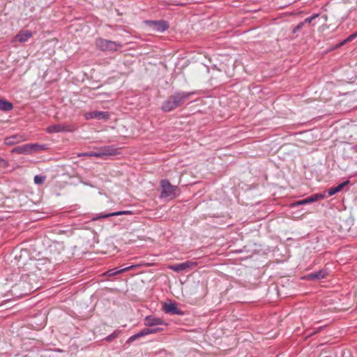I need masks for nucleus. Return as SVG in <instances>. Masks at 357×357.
Instances as JSON below:
<instances>
[{"label": "nucleus", "mask_w": 357, "mask_h": 357, "mask_svg": "<svg viewBox=\"0 0 357 357\" xmlns=\"http://www.w3.org/2000/svg\"><path fill=\"white\" fill-rule=\"evenodd\" d=\"M162 192L161 197H171L174 198L178 193V188L177 186L172 185L168 180H162L160 183Z\"/></svg>", "instance_id": "nucleus-4"}, {"label": "nucleus", "mask_w": 357, "mask_h": 357, "mask_svg": "<svg viewBox=\"0 0 357 357\" xmlns=\"http://www.w3.org/2000/svg\"><path fill=\"white\" fill-rule=\"evenodd\" d=\"M109 116L110 114L107 112L93 111L84 114V117L87 120L96 119L98 120L107 121L109 119Z\"/></svg>", "instance_id": "nucleus-11"}, {"label": "nucleus", "mask_w": 357, "mask_h": 357, "mask_svg": "<svg viewBox=\"0 0 357 357\" xmlns=\"http://www.w3.org/2000/svg\"><path fill=\"white\" fill-rule=\"evenodd\" d=\"M349 181L347 180L344 182H342V183H340L339 185H337L335 187L331 188L330 189H328V196H332V195L340 192L343 189V188L349 183Z\"/></svg>", "instance_id": "nucleus-19"}, {"label": "nucleus", "mask_w": 357, "mask_h": 357, "mask_svg": "<svg viewBox=\"0 0 357 357\" xmlns=\"http://www.w3.org/2000/svg\"><path fill=\"white\" fill-rule=\"evenodd\" d=\"M137 266V265H131V266H129L128 267L123 268L121 269H117L116 268H112V269H109L107 271H106L104 273V275L109 276V277L114 276V275H116L118 274L122 273L123 272L132 270L133 268H135Z\"/></svg>", "instance_id": "nucleus-15"}, {"label": "nucleus", "mask_w": 357, "mask_h": 357, "mask_svg": "<svg viewBox=\"0 0 357 357\" xmlns=\"http://www.w3.org/2000/svg\"><path fill=\"white\" fill-rule=\"evenodd\" d=\"M13 104L10 102L0 99V109L3 111H10L13 109Z\"/></svg>", "instance_id": "nucleus-21"}, {"label": "nucleus", "mask_w": 357, "mask_h": 357, "mask_svg": "<svg viewBox=\"0 0 357 357\" xmlns=\"http://www.w3.org/2000/svg\"><path fill=\"white\" fill-rule=\"evenodd\" d=\"M162 331H163V328L160 327V326H156L155 328H144L139 333L130 336L128 338L127 342L131 343L140 337H142L144 336H146V335H150V334H155V333H159Z\"/></svg>", "instance_id": "nucleus-6"}, {"label": "nucleus", "mask_w": 357, "mask_h": 357, "mask_svg": "<svg viewBox=\"0 0 357 357\" xmlns=\"http://www.w3.org/2000/svg\"><path fill=\"white\" fill-rule=\"evenodd\" d=\"M26 140L24 135H14L5 138L4 143L6 145L12 146Z\"/></svg>", "instance_id": "nucleus-13"}, {"label": "nucleus", "mask_w": 357, "mask_h": 357, "mask_svg": "<svg viewBox=\"0 0 357 357\" xmlns=\"http://www.w3.org/2000/svg\"><path fill=\"white\" fill-rule=\"evenodd\" d=\"M347 42H348V41H345V40H343V41L341 43V45H344V44H345V43H347Z\"/></svg>", "instance_id": "nucleus-28"}, {"label": "nucleus", "mask_w": 357, "mask_h": 357, "mask_svg": "<svg viewBox=\"0 0 357 357\" xmlns=\"http://www.w3.org/2000/svg\"><path fill=\"white\" fill-rule=\"evenodd\" d=\"M356 37H357V31L356 33L350 35L347 39H345V41H351Z\"/></svg>", "instance_id": "nucleus-27"}, {"label": "nucleus", "mask_w": 357, "mask_h": 357, "mask_svg": "<svg viewBox=\"0 0 357 357\" xmlns=\"http://www.w3.org/2000/svg\"><path fill=\"white\" fill-rule=\"evenodd\" d=\"M29 144L30 147L31 154L36 152L45 151L47 149V146L46 144H39L37 143Z\"/></svg>", "instance_id": "nucleus-20"}, {"label": "nucleus", "mask_w": 357, "mask_h": 357, "mask_svg": "<svg viewBox=\"0 0 357 357\" xmlns=\"http://www.w3.org/2000/svg\"><path fill=\"white\" fill-rule=\"evenodd\" d=\"M116 337H117V334L116 333H113L111 335H109L107 337H106L105 340L107 341H110V340H112V339H114V338H115Z\"/></svg>", "instance_id": "nucleus-26"}, {"label": "nucleus", "mask_w": 357, "mask_h": 357, "mask_svg": "<svg viewBox=\"0 0 357 357\" xmlns=\"http://www.w3.org/2000/svg\"><path fill=\"white\" fill-rule=\"evenodd\" d=\"M195 93V91H176L163 102L161 109L163 112H171L181 106L187 99Z\"/></svg>", "instance_id": "nucleus-1"}, {"label": "nucleus", "mask_w": 357, "mask_h": 357, "mask_svg": "<svg viewBox=\"0 0 357 357\" xmlns=\"http://www.w3.org/2000/svg\"><path fill=\"white\" fill-rule=\"evenodd\" d=\"M304 22H300L294 29L293 32L294 33H296V31H298V30H300L304 25Z\"/></svg>", "instance_id": "nucleus-25"}, {"label": "nucleus", "mask_w": 357, "mask_h": 357, "mask_svg": "<svg viewBox=\"0 0 357 357\" xmlns=\"http://www.w3.org/2000/svg\"><path fill=\"white\" fill-rule=\"evenodd\" d=\"M32 36L33 33L31 31L22 30L17 34L15 38L19 42L24 43L27 41L29 38H31Z\"/></svg>", "instance_id": "nucleus-17"}, {"label": "nucleus", "mask_w": 357, "mask_h": 357, "mask_svg": "<svg viewBox=\"0 0 357 357\" xmlns=\"http://www.w3.org/2000/svg\"><path fill=\"white\" fill-rule=\"evenodd\" d=\"M8 166V162L4 159L0 158V167L5 168Z\"/></svg>", "instance_id": "nucleus-24"}, {"label": "nucleus", "mask_w": 357, "mask_h": 357, "mask_svg": "<svg viewBox=\"0 0 357 357\" xmlns=\"http://www.w3.org/2000/svg\"><path fill=\"white\" fill-rule=\"evenodd\" d=\"M145 23L153 31L164 32L169 27L168 22L165 20H147Z\"/></svg>", "instance_id": "nucleus-7"}, {"label": "nucleus", "mask_w": 357, "mask_h": 357, "mask_svg": "<svg viewBox=\"0 0 357 357\" xmlns=\"http://www.w3.org/2000/svg\"><path fill=\"white\" fill-rule=\"evenodd\" d=\"M131 214H132V212L131 211H119L113 212V213H110L100 214L98 216L93 217L92 218V220L96 221L100 218H106L112 217V216H119V215H131Z\"/></svg>", "instance_id": "nucleus-14"}, {"label": "nucleus", "mask_w": 357, "mask_h": 357, "mask_svg": "<svg viewBox=\"0 0 357 357\" xmlns=\"http://www.w3.org/2000/svg\"><path fill=\"white\" fill-rule=\"evenodd\" d=\"M319 16V13H314L312 15L305 18L303 21L304 24L311 23L314 19L317 18Z\"/></svg>", "instance_id": "nucleus-22"}, {"label": "nucleus", "mask_w": 357, "mask_h": 357, "mask_svg": "<svg viewBox=\"0 0 357 357\" xmlns=\"http://www.w3.org/2000/svg\"><path fill=\"white\" fill-rule=\"evenodd\" d=\"M96 45L101 51L116 52L121 47V43L99 38L96 40Z\"/></svg>", "instance_id": "nucleus-3"}, {"label": "nucleus", "mask_w": 357, "mask_h": 357, "mask_svg": "<svg viewBox=\"0 0 357 357\" xmlns=\"http://www.w3.org/2000/svg\"><path fill=\"white\" fill-rule=\"evenodd\" d=\"M327 275L328 271L326 269H322L319 271L308 274L307 278L311 280H319L325 278Z\"/></svg>", "instance_id": "nucleus-16"}, {"label": "nucleus", "mask_w": 357, "mask_h": 357, "mask_svg": "<svg viewBox=\"0 0 357 357\" xmlns=\"http://www.w3.org/2000/svg\"><path fill=\"white\" fill-rule=\"evenodd\" d=\"M119 153L118 149L114 146H105L96 151H89L79 154V156H88L105 158L107 156L115 155Z\"/></svg>", "instance_id": "nucleus-2"}, {"label": "nucleus", "mask_w": 357, "mask_h": 357, "mask_svg": "<svg viewBox=\"0 0 357 357\" xmlns=\"http://www.w3.org/2000/svg\"><path fill=\"white\" fill-rule=\"evenodd\" d=\"M45 180V177L40 175H36L34 177V183L36 184H42Z\"/></svg>", "instance_id": "nucleus-23"}, {"label": "nucleus", "mask_w": 357, "mask_h": 357, "mask_svg": "<svg viewBox=\"0 0 357 357\" xmlns=\"http://www.w3.org/2000/svg\"><path fill=\"white\" fill-rule=\"evenodd\" d=\"M12 152L19 154H31L29 144H26L20 146L15 147L12 150Z\"/></svg>", "instance_id": "nucleus-18"}, {"label": "nucleus", "mask_w": 357, "mask_h": 357, "mask_svg": "<svg viewBox=\"0 0 357 357\" xmlns=\"http://www.w3.org/2000/svg\"><path fill=\"white\" fill-rule=\"evenodd\" d=\"M197 265L196 261H186L185 262L177 264L174 265H169L168 268L176 272L182 271L186 269H190L195 267Z\"/></svg>", "instance_id": "nucleus-12"}, {"label": "nucleus", "mask_w": 357, "mask_h": 357, "mask_svg": "<svg viewBox=\"0 0 357 357\" xmlns=\"http://www.w3.org/2000/svg\"><path fill=\"white\" fill-rule=\"evenodd\" d=\"M144 326L148 327L167 326V324L161 318L153 315L146 316L144 318Z\"/></svg>", "instance_id": "nucleus-10"}, {"label": "nucleus", "mask_w": 357, "mask_h": 357, "mask_svg": "<svg viewBox=\"0 0 357 357\" xmlns=\"http://www.w3.org/2000/svg\"><path fill=\"white\" fill-rule=\"evenodd\" d=\"M162 309L165 314L177 315L183 314V312L177 307L176 304L175 303H173L171 301L164 303Z\"/></svg>", "instance_id": "nucleus-9"}, {"label": "nucleus", "mask_w": 357, "mask_h": 357, "mask_svg": "<svg viewBox=\"0 0 357 357\" xmlns=\"http://www.w3.org/2000/svg\"><path fill=\"white\" fill-rule=\"evenodd\" d=\"M75 129L76 127L73 125L61 123L48 126L46 128V132L48 133L72 132Z\"/></svg>", "instance_id": "nucleus-5"}, {"label": "nucleus", "mask_w": 357, "mask_h": 357, "mask_svg": "<svg viewBox=\"0 0 357 357\" xmlns=\"http://www.w3.org/2000/svg\"><path fill=\"white\" fill-rule=\"evenodd\" d=\"M325 198V195L322 193H317L312 195V196H310L305 199H303L302 200H299L293 203H291L289 204V206L291 208H294L301 205L307 204L312 202H314L317 200L322 199Z\"/></svg>", "instance_id": "nucleus-8"}]
</instances>
